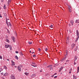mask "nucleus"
<instances>
[{
	"label": "nucleus",
	"mask_w": 79,
	"mask_h": 79,
	"mask_svg": "<svg viewBox=\"0 0 79 79\" xmlns=\"http://www.w3.org/2000/svg\"><path fill=\"white\" fill-rule=\"evenodd\" d=\"M50 69L51 70H52L53 69V68L52 67H50Z\"/></svg>",
	"instance_id": "c756f323"
},
{
	"label": "nucleus",
	"mask_w": 79,
	"mask_h": 79,
	"mask_svg": "<svg viewBox=\"0 0 79 79\" xmlns=\"http://www.w3.org/2000/svg\"><path fill=\"white\" fill-rule=\"evenodd\" d=\"M11 24V23L10 22H9V24Z\"/></svg>",
	"instance_id": "052dcab7"
},
{
	"label": "nucleus",
	"mask_w": 79,
	"mask_h": 79,
	"mask_svg": "<svg viewBox=\"0 0 79 79\" xmlns=\"http://www.w3.org/2000/svg\"><path fill=\"white\" fill-rule=\"evenodd\" d=\"M76 23H79V20H76Z\"/></svg>",
	"instance_id": "f3484780"
},
{
	"label": "nucleus",
	"mask_w": 79,
	"mask_h": 79,
	"mask_svg": "<svg viewBox=\"0 0 79 79\" xmlns=\"http://www.w3.org/2000/svg\"><path fill=\"white\" fill-rule=\"evenodd\" d=\"M63 68H64L63 67H60V69L61 70H62Z\"/></svg>",
	"instance_id": "bb28decb"
},
{
	"label": "nucleus",
	"mask_w": 79,
	"mask_h": 79,
	"mask_svg": "<svg viewBox=\"0 0 79 79\" xmlns=\"http://www.w3.org/2000/svg\"><path fill=\"white\" fill-rule=\"evenodd\" d=\"M4 74V73L3 72H2V73H1V75H3Z\"/></svg>",
	"instance_id": "58836bf2"
},
{
	"label": "nucleus",
	"mask_w": 79,
	"mask_h": 79,
	"mask_svg": "<svg viewBox=\"0 0 79 79\" xmlns=\"http://www.w3.org/2000/svg\"><path fill=\"white\" fill-rule=\"evenodd\" d=\"M19 66H20L19 67H23L22 65L21 64Z\"/></svg>",
	"instance_id": "ea45409f"
},
{
	"label": "nucleus",
	"mask_w": 79,
	"mask_h": 79,
	"mask_svg": "<svg viewBox=\"0 0 79 79\" xmlns=\"http://www.w3.org/2000/svg\"><path fill=\"white\" fill-rule=\"evenodd\" d=\"M35 76H36V75H35V74L34 73L32 74L31 75V77L32 78H34L35 77Z\"/></svg>",
	"instance_id": "39448f33"
},
{
	"label": "nucleus",
	"mask_w": 79,
	"mask_h": 79,
	"mask_svg": "<svg viewBox=\"0 0 79 79\" xmlns=\"http://www.w3.org/2000/svg\"><path fill=\"white\" fill-rule=\"evenodd\" d=\"M25 74L27 75V76H28L29 75V73H25Z\"/></svg>",
	"instance_id": "c85d7f7f"
},
{
	"label": "nucleus",
	"mask_w": 79,
	"mask_h": 79,
	"mask_svg": "<svg viewBox=\"0 0 79 79\" xmlns=\"http://www.w3.org/2000/svg\"><path fill=\"white\" fill-rule=\"evenodd\" d=\"M11 63L12 65H14V66H15V62L12 60H11Z\"/></svg>",
	"instance_id": "6e6552de"
},
{
	"label": "nucleus",
	"mask_w": 79,
	"mask_h": 79,
	"mask_svg": "<svg viewBox=\"0 0 79 79\" xmlns=\"http://www.w3.org/2000/svg\"><path fill=\"white\" fill-rule=\"evenodd\" d=\"M6 24H7V26H8V27H9V24H8V21H7V19H6Z\"/></svg>",
	"instance_id": "b1692460"
},
{
	"label": "nucleus",
	"mask_w": 79,
	"mask_h": 79,
	"mask_svg": "<svg viewBox=\"0 0 79 79\" xmlns=\"http://www.w3.org/2000/svg\"><path fill=\"white\" fill-rule=\"evenodd\" d=\"M61 70L60 69L59 70V72H60Z\"/></svg>",
	"instance_id": "79ce46f5"
},
{
	"label": "nucleus",
	"mask_w": 79,
	"mask_h": 79,
	"mask_svg": "<svg viewBox=\"0 0 79 79\" xmlns=\"http://www.w3.org/2000/svg\"><path fill=\"white\" fill-rule=\"evenodd\" d=\"M75 61H74V65H76V64H77L76 63Z\"/></svg>",
	"instance_id": "2f4dec72"
},
{
	"label": "nucleus",
	"mask_w": 79,
	"mask_h": 79,
	"mask_svg": "<svg viewBox=\"0 0 79 79\" xmlns=\"http://www.w3.org/2000/svg\"><path fill=\"white\" fill-rule=\"evenodd\" d=\"M69 26H71V24H69Z\"/></svg>",
	"instance_id": "69168bd1"
},
{
	"label": "nucleus",
	"mask_w": 79,
	"mask_h": 79,
	"mask_svg": "<svg viewBox=\"0 0 79 79\" xmlns=\"http://www.w3.org/2000/svg\"><path fill=\"white\" fill-rule=\"evenodd\" d=\"M64 60H65V58H64L61 60V61L62 62Z\"/></svg>",
	"instance_id": "f704fd0d"
},
{
	"label": "nucleus",
	"mask_w": 79,
	"mask_h": 79,
	"mask_svg": "<svg viewBox=\"0 0 79 79\" xmlns=\"http://www.w3.org/2000/svg\"><path fill=\"white\" fill-rule=\"evenodd\" d=\"M33 56V57H36V56H35V55H34Z\"/></svg>",
	"instance_id": "09e8293b"
},
{
	"label": "nucleus",
	"mask_w": 79,
	"mask_h": 79,
	"mask_svg": "<svg viewBox=\"0 0 79 79\" xmlns=\"http://www.w3.org/2000/svg\"><path fill=\"white\" fill-rule=\"evenodd\" d=\"M53 27V25H51L50 26H49V27L51 28H52Z\"/></svg>",
	"instance_id": "412c9836"
},
{
	"label": "nucleus",
	"mask_w": 79,
	"mask_h": 79,
	"mask_svg": "<svg viewBox=\"0 0 79 79\" xmlns=\"http://www.w3.org/2000/svg\"><path fill=\"white\" fill-rule=\"evenodd\" d=\"M15 59L17 60H18V56H15Z\"/></svg>",
	"instance_id": "a878e982"
},
{
	"label": "nucleus",
	"mask_w": 79,
	"mask_h": 79,
	"mask_svg": "<svg viewBox=\"0 0 79 79\" xmlns=\"http://www.w3.org/2000/svg\"><path fill=\"white\" fill-rule=\"evenodd\" d=\"M12 39L14 42L15 43V38L13 36L11 37Z\"/></svg>",
	"instance_id": "20e7f679"
},
{
	"label": "nucleus",
	"mask_w": 79,
	"mask_h": 79,
	"mask_svg": "<svg viewBox=\"0 0 79 79\" xmlns=\"http://www.w3.org/2000/svg\"><path fill=\"white\" fill-rule=\"evenodd\" d=\"M71 72H69V74H71Z\"/></svg>",
	"instance_id": "4d7b16f0"
},
{
	"label": "nucleus",
	"mask_w": 79,
	"mask_h": 79,
	"mask_svg": "<svg viewBox=\"0 0 79 79\" xmlns=\"http://www.w3.org/2000/svg\"><path fill=\"white\" fill-rule=\"evenodd\" d=\"M45 51H48V48H45Z\"/></svg>",
	"instance_id": "e433bc0d"
},
{
	"label": "nucleus",
	"mask_w": 79,
	"mask_h": 79,
	"mask_svg": "<svg viewBox=\"0 0 79 79\" xmlns=\"http://www.w3.org/2000/svg\"><path fill=\"white\" fill-rule=\"evenodd\" d=\"M68 9L69 11V12H72V8H71V6H69V5H68Z\"/></svg>",
	"instance_id": "7ed1b4c3"
},
{
	"label": "nucleus",
	"mask_w": 79,
	"mask_h": 79,
	"mask_svg": "<svg viewBox=\"0 0 79 79\" xmlns=\"http://www.w3.org/2000/svg\"><path fill=\"white\" fill-rule=\"evenodd\" d=\"M78 49V47L77 46L76 47V48L74 49V50L75 52H76L77 50V49Z\"/></svg>",
	"instance_id": "1a4fd4ad"
},
{
	"label": "nucleus",
	"mask_w": 79,
	"mask_h": 79,
	"mask_svg": "<svg viewBox=\"0 0 79 79\" xmlns=\"http://www.w3.org/2000/svg\"><path fill=\"white\" fill-rule=\"evenodd\" d=\"M10 79H15V76L13 75H11L10 77Z\"/></svg>",
	"instance_id": "f03ea898"
},
{
	"label": "nucleus",
	"mask_w": 79,
	"mask_h": 79,
	"mask_svg": "<svg viewBox=\"0 0 79 79\" xmlns=\"http://www.w3.org/2000/svg\"><path fill=\"white\" fill-rule=\"evenodd\" d=\"M18 71H21V68H20V67L18 66Z\"/></svg>",
	"instance_id": "0eeeda50"
},
{
	"label": "nucleus",
	"mask_w": 79,
	"mask_h": 79,
	"mask_svg": "<svg viewBox=\"0 0 79 79\" xmlns=\"http://www.w3.org/2000/svg\"><path fill=\"white\" fill-rule=\"evenodd\" d=\"M9 48H10V50H12V47L11 46H9Z\"/></svg>",
	"instance_id": "aec40b11"
},
{
	"label": "nucleus",
	"mask_w": 79,
	"mask_h": 79,
	"mask_svg": "<svg viewBox=\"0 0 79 79\" xmlns=\"http://www.w3.org/2000/svg\"><path fill=\"white\" fill-rule=\"evenodd\" d=\"M79 67H77V73H79Z\"/></svg>",
	"instance_id": "dca6fc26"
},
{
	"label": "nucleus",
	"mask_w": 79,
	"mask_h": 79,
	"mask_svg": "<svg viewBox=\"0 0 79 79\" xmlns=\"http://www.w3.org/2000/svg\"><path fill=\"white\" fill-rule=\"evenodd\" d=\"M30 53H31V51H30Z\"/></svg>",
	"instance_id": "338daca9"
},
{
	"label": "nucleus",
	"mask_w": 79,
	"mask_h": 79,
	"mask_svg": "<svg viewBox=\"0 0 79 79\" xmlns=\"http://www.w3.org/2000/svg\"><path fill=\"white\" fill-rule=\"evenodd\" d=\"M0 59H2V57L1 56H0Z\"/></svg>",
	"instance_id": "a18cd8bd"
},
{
	"label": "nucleus",
	"mask_w": 79,
	"mask_h": 79,
	"mask_svg": "<svg viewBox=\"0 0 79 79\" xmlns=\"http://www.w3.org/2000/svg\"><path fill=\"white\" fill-rule=\"evenodd\" d=\"M39 51H40L41 50V49H40V48H39Z\"/></svg>",
	"instance_id": "49530a36"
},
{
	"label": "nucleus",
	"mask_w": 79,
	"mask_h": 79,
	"mask_svg": "<svg viewBox=\"0 0 79 79\" xmlns=\"http://www.w3.org/2000/svg\"><path fill=\"white\" fill-rule=\"evenodd\" d=\"M32 63L34 65H35V62H32Z\"/></svg>",
	"instance_id": "72a5a7b5"
},
{
	"label": "nucleus",
	"mask_w": 79,
	"mask_h": 79,
	"mask_svg": "<svg viewBox=\"0 0 79 79\" xmlns=\"http://www.w3.org/2000/svg\"><path fill=\"white\" fill-rule=\"evenodd\" d=\"M9 26H10V27H11V23H10V24H9Z\"/></svg>",
	"instance_id": "de8ad7c7"
},
{
	"label": "nucleus",
	"mask_w": 79,
	"mask_h": 79,
	"mask_svg": "<svg viewBox=\"0 0 79 79\" xmlns=\"http://www.w3.org/2000/svg\"><path fill=\"white\" fill-rule=\"evenodd\" d=\"M69 61V60H66V62H68Z\"/></svg>",
	"instance_id": "6e6d98bb"
},
{
	"label": "nucleus",
	"mask_w": 79,
	"mask_h": 79,
	"mask_svg": "<svg viewBox=\"0 0 79 79\" xmlns=\"http://www.w3.org/2000/svg\"><path fill=\"white\" fill-rule=\"evenodd\" d=\"M56 74H57L56 73H54V75H56Z\"/></svg>",
	"instance_id": "864d4df0"
},
{
	"label": "nucleus",
	"mask_w": 79,
	"mask_h": 79,
	"mask_svg": "<svg viewBox=\"0 0 79 79\" xmlns=\"http://www.w3.org/2000/svg\"><path fill=\"white\" fill-rule=\"evenodd\" d=\"M75 44H72L71 46V48L72 49H73V48H74L75 47Z\"/></svg>",
	"instance_id": "423d86ee"
},
{
	"label": "nucleus",
	"mask_w": 79,
	"mask_h": 79,
	"mask_svg": "<svg viewBox=\"0 0 79 79\" xmlns=\"http://www.w3.org/2000/svg\"><path fill=\"white\" fill-rule=\"evenodd\" d=\"M1 2H3V0H1Z\"/></svg>",
	"instance_id": "5fc2aeb1"
},
{
	"label": "nucleus",
	"mask_w": 79,
	"mask_h": 79,
	"mask_svg": "<svg viewBox=\"0 0 79 79\" xmlns=\"http://www.w3.org/2000/svg\"><path fill=\"white\" fill-rule=\"evenodd\" d=\"M2 79H5V78L4 77H2Z\"/></svg>",
	"instance_id": "680f3d73"
},
{
	"label": "nucleus",
	"mask_w": 79,
	"mask_h": 79,
	"mask_svg": "<svg viewBox=\"0 0 79 79\" xmlns=\"http://www.w3.org/2000/svg\"><path fill=\"white\" fill-rule=\"evenodd\" d=\"M15 68H17V67L16 66H15Z\"/></svg>",
	"instance_id": "bf43d9fd"
},
{
	"label": "nucleus",
	"mask_w": 79,
	"mask_h": 79,
	"mask_svg": "<svg viewBox=\"0 0 79 79\" xmlns=\"http://www.w3.org/2000/svg\"><path fill=\"white\" fill-rule=\"evenodd\" d=\"M57 78V76H55L54 77V78Z\"/></svg>",
	"instance_id": "37998d69"
},
{
	"label": "nucleus",
	"mask_w": 79,
	"mask_h": 79,
	"mask_svg": "<svg viewBox=\"0 0 79 79\" xmlns=\"http://www.w3.org/2000/svg\"><path fill=\"white\" fill-rule=\"evenodd\" d=\"M20 55L21 56H23V54L21 52H20Z\"/></svg>",
	"instance_id": "473e14b6"
},
{
	"label": "nucleus",
	"mask_w": 79,
	"mask_h": 79,
	"mask_svg": "<svg viewBox=\"0 0 79 79\" xmlns=\"http://www.w3.org/2000/svg\"><path fill=\"white\" fill-rule=\"evenodd\" d=\"M70 23H71V24H72V26H73V23H74L73 21V20H71L70 21Z\"/></svg>",
	"instance_id": "ddd939ff"
},
{
	"label": "nucleus",
	"mask_w": 79,
	"mask_h": 79,
	"mask_svg": "<svg viewBox=\"0 0 79 79\" xmlns=\"http://www.w3.org/2000/svg\"><path fill=\"white\" fill-rule=\"evenodd\" d=\"M58 63L56 64H55V66H58Z\"/></svg>",
	"instance_id": "4c0bfd02"
},
{
	"label": "nucleus",
	"mask_w": 79,
	"mask_h": 79,
	"mask_svg": "<svg viewBox=\"0 0 79 79\" xmlns=\"http://www.w3.org/2000/svg\"><path fill=\"white\" fill-rule=\"evenodd\" d=\"M2 16L1 15V14H0V18H2Z\"/></svg>",
	"instance_id": "8fccbe9b"
},
{
	"label": "nucleus",
	"mask_w": 79,
	"mask_h": 79,
	"mask_svg": "<svg viewBox=\"0 0 79 79\" xmlns=\"http://www.w3.org/2000/svg\"><path fill=\"white\" fill-rule=\"evenodd\" d=\"M32 66L34 67H36L37 65H31Z\"/></svg>",
	"instance_id": "c9c22d12"
},
{
	"label": "nucleus",
	"mask_w": 79,
	"mask_h": 79,
	"mask_svg": "<svg viewBox=\"0 0 79 79\" xmlns=\"http://www.w3.org/2000/svg\"><path fill=\"white\" fill-rule=\"evenodd\" d=\"M72 70H73V69L72 68H70V71H72Z\"/></svg>",
	"instance_id": "a19ab883"
},
{
	"label": "nucleus",
	"mask_w": 79,
	"mask_h": 79,
	"mask_svg": "<svg viewBox=\"0 0 79 79\" xmlns=\"http://www.w3.org/2000/svg\"><path fill=\"white\" fill-rule=\"evenodd\" d=\"M77 57L76 56H74V61H76L77 60Z\"/></svg>",
	"instance_id": "4468645a"
},
{
	"label": "nucleus",
	"mask_w": 79,
	"mask_h": 79,
	"mask_svg": "<svg viewBox=\"0 0 79 79\" xmlns=\"http://www.w3.org/2000/svg\"><path fill=\"white\" fill-rule=\"evenodd\" d=\"M7 60L8 61H9L10 60L9 59H7Z\"/></svg>",
	"instance_id": "0e129e2a"
},
{
	"label": "nucleus",
	"mask_w": 79,
	"mask_h": 79,
	"mask_svg": "<svg viewBox=\"0 0 79 79\" xmlns=\"http://www.w3.org/2000/svg\"><path fill=\"white\" fill-rule=\"evenodd\" d=\"M15 53H19V52H18V51H16L15 52Z\"/></svg>",
	"instance_id": "c03bdc74"
},
{
	"label": "nucleus",
	"mask_w": 79,
	"mask_h": 79,
	"mask_svg": "<svg viewBox=\"0 0 79 79\" xmlns=\"http://www.w3.org/2000/svg\"><path fill=\"white\" fill-rule=\"evenodd\" d=\"M11 0H8L7 2V4L8 5H9L10 4V2H11Z\"/></svg>",
	"instance_id": "f8f14e48"
},
{
	"label": "nucleus",
	"mask_w": 79,
	"mask_h": 79,
	"mask_svg": "<svg viewBox=\"0 0 79 79\" xmlns=\"http://www.w3.org/2000/svg\"><path fill=\"white\" fill-rule=\"evenodd\" d=\"M2 71V68H0V73Z\"/></svg>",
	"instance_id": "7c9ffc66"
},
{
	"label": "nucleus",
	"mask_w": 79,
	"mask_h": 79,
	"mask_svg": "<svg viewBox=\"0 0 79 79\" xmlns=\"http://www.w3.org/2000/svg\"><path fill=\"white\" fill-rule=\"evenodd\" d=\"M28 43L29 44H32V42H28Z\"/></svg>",
	"instance_id": "cd10ccee"
},
{
	"label": "nucleus",
	"mask_w": 79,
	"mask_h": 79,
	"mask_svg": "<svg viewBox=\"0 0 79 79\" xmlns=\"http://www.w3.org/2000/svg\"><path fill=\"white\" fill-rule=\"evenodd\" d=\"M9 75V73H5V74H4L3 76H7Z\"/></svg>",
	"instance_id": "9d476101"
},
{
	"label": "nucleus",
	"mask_w": 79,
	"mask_h": 79,
	"mask_svg": "<svg viewBox=\"0 0 79 79\" xmlns=\"http://www.w3.org/2000/svg\"><path fill=\"white\" fill-rule=\"evenodd\" d=\"M68 54V52H66V54Z\"/></svg>",
	"instance_id": "774afa93"
},
{
	"label": "nucleus",
	"mask_w": 79,
	"mask_h": 79,
	"mask_svg": "<svg viewBox=\"0 0 79 79\" xmlns=\"http://www.w3.org/2000/svg\"><path fill=\"white\" fill-rule=\"evenodd\" d=\"M10 46V45H5V47L6 48H8Z\"/></svg>",
	"instance_id": "9b49d317"
},
{
	"label": "nucleus",
	"mask_w": 79,
	"mask_h": 79,
	"mask_svg": "<svg viewBox=\"0 0 79 79\" xmlns=\"http://www.w3.org/2000/svg\"><path fill=\"white\" fill-rule=\"evenodd\" d=\"M3 14L4 15V16H7L6 14L5 13H4Z\"/></svg>",
	"instance_id": "393cba45"
},
{
	"label": "nucleus",
	"mask_w": 79,
	"mask_h": 79,
	"mask_svg": "<svg viewBox=\"0 0 79 79\" xmlns=\"http://www.w3.org/2000/svg\"><path fill=\"white\" fill-rule=\"evenodd\" d=\"M76 34H77V37L75 40L76 42H77L79 38V31L77 30H76Z\"/></svg>",
	"instance_id": "f257e3e1"
},
{
	"label": "nucleus",
	"mask_w": 79,
	"mask_h": 79,
	"mask_svg": "<svg viewBox=\"0 0 79 79\" xmlns=\"http://www.w3.org/2000/svg\"><path fill=\"white\" fill-rule=\"evenodd\" d=\"M73 79H77V77H75L74 75H73Z\"/></svg>",
	"instance_id": "a211bd4d"
},
{
	"label": "nucleus",
	"mask_w": 79,
	"mask_h": 79,
	"mask_svg": "<svg viewBox=\"0 0 79 79\" xmlns=\"http://www.w3.org/2000/svg\"><path fill=\"white\" fill-rule=\"evenodd\" d=\"M6 42H8V43H9V42H10V41H9V40H7V39H6Z\"/></svg>",
	"instance_id": "4be33fe9"
},
{
	"label": "nucleus",
	"mask_w": 79,
	"mask_h": 79,
	"mask_svg": "<svg viewBox=\"0 0 79 79\" xmlns=\"http://www.w3.org/2000/svg\"><path fill=\"white\" fill-rule=\"evenodd\" d=\"M15 36H17V34L16 33H15Z\"/></svg>",
	"instance_id": "603ef678"
},
{
	"label": "nucleus",
	"mask_w": 79,
	"mask_h": 79,
	"mask_svg": "<svg viewBox=\"0 0 79 79\" xmlns=\"http://www.w3.org/2000/svg\"><path fill=\"white\" fill-rule=\"evenodd\" d=\"M15 36H17V34L16 33H15Z\"/></svg>",
	"instance_id": "3c124183"
},
{
	"label": "nucleus",
	"mask_w": 79,
	"mask_h": 79,
	"mask_svg": "<svg viewBox=\"0 0 79 79\" xmlns=\"http://www.w3.org/2000/svg\"><path fill=\"white\" fill-rule=\"evenodd\" d=\"M40 72H42V70H40Z\"/></svg>",
	"instance_id": "13d9d810"
},
{
	"label": "nucleus",
	"mask_w": 79,
	"mask_h": 79,
	"mask_svg": "<svg viewBox=\"0 0 79 79\" xmlns=\"http://www.w3.org/2000/svg\"><path fill=\"white\" fill-rule=\"evenodd\" d=\"M52 67V65H49L47 67V68H50V67Z\"/></svg>",
	"instance_id": "6ab92c4d"
},
{
	"label": "nucleus",
	"mask_w": 79,
	"mask_h": 79,
	"mask_svg": "<svg viewBox=\"0 0 79 79\" xmlns=\"http://www.w3.org/2000/svg\"><path fill=\"white\" fill-rule=\"evenodd\" d=\"M3 68L5 69V70L7 69V67L6 66H4Z\"/></svg>",
	"instance_id": "2eb2a0df"
},
{
	"label": "nucleus",
	"mask_w": 79,
	"mask_h": 79,
	"mask_svg": "<svg viewBox=\"0 0 79 79\" xmlns=\"http://www.w3.org/2000/svg\"><path fill=\"white\" fill-rule=\"evenodd\" d=\"M34 52H32V54H34Z\"/></svg>",
	"instance_id": "e2e57ef3"
},
{
	"label": "nucleus",
	"mask_w": 79,
	"mask_h": 79,
	"mask_svg": "<svg viewBox=\"0 0 79 79\" xmlns=\"http://www.w3.org/2000/svg\"><path fill=\"white\" fill-rule=\"evenodd\" d=\"M3 8L4 9H6V4H4V6H3Z\"/></svg>",
	"instance_id": "5701e85b"
}]
</instances>
